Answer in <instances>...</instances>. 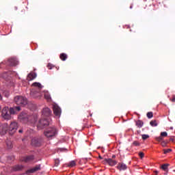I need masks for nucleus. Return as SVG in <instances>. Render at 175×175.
Wrapping results in <instances>:
<instances>
[{"label":"nucleus","instance_id":"1","mask_svg":"<svg viewBox=\"0 0 175 175\" xmlns=\"http://www.w3.org/2000/svg\"><path fill=\"white\" fill-rule=\"evenodd\" d=\"M33 87H38V89H32L30 92V95L33 96V98H38L40 99L42 96V93H40V90L43 88V86L40 83L35 82L32 84Z\"/></svg>","mask_w":175,"mask_h":175},{"label":"nucleus","instance_id":"2","mask_svg":"<svg viewBox=\"0 0 175 175\" xmlns=\"http://www.w3.org/2000/svg\"><path fill=\"white\" fill-rule=\"evenodd\" d=\"M12 114H14V109L5 107L1 111V117L4 120H10Z\"/></svg>","mask_w":175,"mask_h":175},{"label":"nucleus","instance_id":"3","mask_svg":"<svg viewBox=\"0 0 175 175\" xmlns=\"http://www.w3.org/2000/svg\"><path fill=\"white\" fill-rule=\"evenodd\" d=\"M57 133V131L55 127H49L46 129V131L44 133V135H45V136L48 137V139H50V137H54V136H55Z\"/></svg>","mask_w":175,"mask_h":175},{"label":"nucleus","instance_id":"4","mask_svg":"<svg viewBox=\"0 0 175 175\" xmlns=\"http://www.w3.org/2000/svg\"><path fill=\"white\" fill-rule=\"evenodd\" d=\"M15 103L19 106H25L28 103L27 98L23 96H16L14 99Z\"/></svg>","mask_w":175,"mask_h":175},{"label":"nucleus","instance_id":"5","mask_svg":"<svg viewBox=\"0 0 175 175\" xmlns=\"http://www.w3.org/2000/svg\"><path fill=\"white\" fill-rule=\"evenodd\" d=\"M18 128V124L16 122H12L10 123V126H8V132L10 135H14L16 131Z\"/></svg>","mask_w":175,"mask_h":175},{"label":"nucleus","instance_id":"6","mask_svg":"<svg viewBox=\"0 0 175 175\" xmlns=\"http://www.w3.org/2000/svg\"><path fill=\"white\" fill-rule=\"evenodd\" d=\"M50 122L49 121V118H42L38 121L37 126L38 129H43V128H46V126H48Z\"/></svg>","mask_w":175,"mask_h":175},{"label":"nucleus","instance_id":"7","mask_svg":"<svg viewBox=\"0 0 175 175\" xmlns=\"http://www.w3.org/2000/svg\"><path fill=\"white\" fill-rule=\"evenodd\" d=\"M18 118L19 120H21V121H23V122H28V121H29V116L24 112H22L19 115Z\"/></svg>","mask_w":175,"mask_h":175},{"label":"nucleus","instance_id":"8","mask_svg":"<svg viewBox=\"0 0 175 175\" xmlns=\"http://www.w3.org/2000/svg\"><path fill=\"white\" fill-rule=\"evenodd\" d=\"M7 65H9L10 66H16V65H18V61L14 57L10 58L8 60Z\"/></svg>","mask_w":175,"mask_h":175},{"label":"nucleus","instance_id":"9","mask_svg":"<svg viewBox=\"0 0 175 175\" xmlns=\"http://www.w3.org/2000/svg\"><path fill=\"white\" fill-rule=\"evenodd\" d=\"M8 132V124H0V135H6Z\"/></svg>","mask_w":175,"mask_h":175},{"label":"nucleus","instance_id":"10","mask_svg":"<svg viewBox=\"0 0 175 175\" xmlns=\"http://www.w3.org/2000/svg\"><path fill=\"white\" fill-rule=\"evenodd\" d=\"M31 144L35 147H40L41 144L40 139H39L38 137L33 138L31 139Z\"/></svg>","mask_w":175,"mask_h":175},{"label":"nucleus","instance_id":"11","mask_svg":"<svg viewBox=\"0 0 175 175\" xmlns=\"http://www.w3.org/2000/svg\"><path fill=\"white\" fill-rule=\"evenodd\" d=\"M51 114V109L50 108H44L42 110V116L44 117H50V115Z\"/></svg>","mask_w":175,"mask_h":175},{"label":"nucleus","instance_id":"12","mask_svg":"<svg viewBox=\"0 0 175 175\" xmlns=\"http://www.w3.org/2000/svg\"><path fill=\"white\" fill-rule=\"evenodd\" d=\"M53 113L55 116H57L59 117L61 116V108L58 107V105H54L53 106Z\"/></svg>","mask_w":175,"mask_h":175},{"label":"nucleus","instance_id":"13","mask_svg":"<svg viewBox=\"0 0 175 175\" xmlns=\"http://www.w3.org/2000/svg\"><path fill=\"white\" fill-rule=\"evenodd\" d=\"M1 77L5 80H10V71L3 72L1 75Z\"/></svg>","mask_w":175,"mask_h":175},{"label":"nucleus","instance_id":"14","mask_svg":"<svg viewBox=\"0 0 175 175\" xmlns=\"http://www.w3.org/2000/svg\"><path fill=\"white\" fill-rule=\"evenodd\" d=\"M38 170H40V165H38L36 167L28 170L27 171V173H35L36 172H38Z\"/></svg>","mask_w":175,"mask_h":175},{"label":"nucleus","instance_id":"15","mask_svg":"<svg viewBox=\"0 0 175 175\" xmlns=\"http://www.w3.org/2000/svg\"><path fill=\"white\" fill-rule=\"evenodd\" d=\"M105 161L107 163L109 164L110 166H115V165H117V161H116V160H113L112 159H106Z\"/></svg>","mask_w":175,"mask_h":175},{"label":"nucleus","instance_id":"16","mask_svg":"<svg viewBox=\"0 0 175 175\" xmlns=\"http://www.w3.org/2000/svg\"><path fill=\"white\" fill-rule=\"evenodd\" d=\"M33 159H34L33 155H30V156L23 157V161L24 162H31V161H33Z\"/></svg>","mask_w":175,"mask_h":175},{"label":"nucleus","instance_id":"17","mask_svg":"<svg viewBox=\"0 0 175 175\" xmlns=\"http://www.w3.org/2000/svg\"><path fill=\"white\" fill-rule=\"evenodd\" d=\"M117 167L118 170H126V165L122 163H119Z\"/></svg>","mask_w":175,"mask_h":175},{"label":"nucleus","instance_id":"18","mask_svg":"<svg viewBox=\"0 0 175 175\" xmlns=\"http://www.w3.org/2000/svg\"><path fill=\"white\" fill-rule=\"evenodd\" d=\"M23 169V165H15L12 167L11 172H18Z\"/></svg>","mask_w":175,"mask_h":175},{"label":"nucleus","instance_id":"19","mask_svg":"<svg viewBox=\"0 0 175 175\" xmlns=\"http://www.w3.org/2000/svg\"><path fill=\"white\" fill-rule=\"evenodd\" d=\"M27 77H28V80L32 81V80H33V79H36V73H35V72L30 73V74L28 75Z\"/></svg>","mask_w":175,"mask_h":175},{"label":"nucleus","instance_id":"20","mask_svg":"<svg viewBox=\"0 0 175 175\" xmlns=\"http://www.w3.org/2000/svg\"><path fill=\"white\" fill-rule=\"evenodd\" d=\"M5 143L7 148H8V150H10V148H13V144L12 143V141L8 139Z\"/></svg>","mask_w":175,"mask_h":175},{"label":"nucleus","instance_id":"21","mask_svg":"<svg viewBox=\"0 0 175 175\" xmlns=\"http://www.w3.org/2000/svg\"><path fill=\"white\" fill-rule=\"evenodd\" d=\"M59 58L62 61H65L66 59H68V55H66V53H61Z\"/></svg>","mask_w":175,"mask_h":175},{"label":"nucleus","instance_id":"22","mask_svg":"<svg viewBox=\"0 0 175 175\" xmlns=\"http://www.w3.org/2000/svg\"><path fill=\"white\" fill-rule=\"evenodd\" d=\"M144 122H143V121H142V120H137V122H136V125L139 127V128H142V126H143V125H144Z\"/></svg>","mask_w":175,"mask_h":175},{"label":"nucleus","instance_id":"23","mask_svg":"<svg viewBox=\"0 0 175 175\" xmlns=\"http://www.w3.org/2000/svg\"><path fill=\"white\" fill-rule=\"evenodd\" d=\"M68 167H73L74 166H76V161H71L68 164Z\"/></svg>","mask_w":175,"mask_h":175},{"label":"nucleus","instance_id":"24","mask_svg":"<svg viewBox=\"0 0 175 175\" xmlns=\"http://www.w3.org/2000/svg\"><path fill=\"white\" fill-rule=\"evenodd\" d=\"M150 125H151V126H158V123H157V120H151Z\"/></svg>","mask_w":175,"mask_h":175},{"label":"nucleus","instance_id":"25","mask_svg":"<svg viewBox=\"0 0 175 175\" xmlns=\"http://www.w3.org/2000/svg\"><path fill=\"white\" fill-rule=\"evenodd\" d=\"M44 96L47 100H50V99H51V96H50V94L49 93H45Z\"/></svg>","mask_w":175,"mask_h":175},{"label":"nucleus","instance_id":"26","mask_svg":"<svg viewBox=\"0 0 175 175\" xmlns=\"http://www.w3.org/2000/svg\"><path fill=\"white\" fill-rule=\"evenodd\" d=\"M167 167H169V164L166 163V164H163V165H161V169L163 170H167Z\"/></svg>","mask_w":175,"mask_h":175},{"label":"nucleus","instance_id":"27","mask_svg":"<svg viewBox=\"0 0 175 175\" xmlns=\"http://www.w3.org/2000/svg\"><path fill=\"white\" fill-rule=\"evenodd\" d=\"M148 118H152L154 117V113L152 112H148L146 114Z\"/></svg>","mask_w":175,"mask_h":175},{"label":"nucleus","instance_id":"28","mask_svg":"<svg viewBox=\"0 0 175 175\" xmlns=\"http://www.w3.org/2000/svg\"><path fill=\"white\" fill-rule=\"evenodd\" d=\"M12 109H14V113H16V111H20V110H21V107H20V106L12 107Z\"/></svg>","mask_w":175,"mask_h":175},{"label":"nucleus","instance_id":"29","mask_svg":"<svg viewBox=\"0 0 175 175\" xmlns=\"http://www.w3.org/2000/svg\"><path fill=\"white\" fill-rule=\"evenodd\" d=\"M166 136H167V133L166 131L161 133V137H166Z\"/></svg>","mask_w":175,"mask_h":175},{"label":"nucleus","instance_id":"30","mask_svg":"<svg viewBox=\"0 0 175 175\" xmlns=\"http://www.w3.org/2000/svg\"><path fill=\"white\" fill-rule=\"evenodd\" d=\"M164 154H169V152H172V149H163Z\"/></svg>","mask_w":175,"mask_h":175},{"label":"nucleus","instance_id":"31","mask_svg":"<svg viewBox=\"0 0 175 175\" xmlns=\"http://www.w3.org/2000/svg\"><path fill=\"white\" fill-rule=\"evenodd\" d=\"M148 137H150V135H146V134L142 135L143 140H146V139H148Z\"/></svg>","mask_w":175,"mask_h":175},{"label":"nucleus","instance_id":"32","mask_svg":"<svg viewBox=\"0 0 175 175\" xmlns=\"http://www.w3.org/2000/svg\"><path fill=\"white\" fill-rule=\"evenodd\" d=\"M59 165V159H57L55 160V166L58 167Z\"/></svg>","mask_w":175,"mask_h":175},{"label":"nucleus","instance_id":"33","mask_svg":"<svg viewBox=\"0 0 175 175\" xmlns=\"http://www.w3.org/2000/svg\"><path fill=\"white\" fill-rule=\"evenodd\" d=\"M157 142H162L163 140V137H162L161 135L159 137H156Z\"/></svg>","mask_w":175,"mask_h":175},{"label":"nucleus","instance_id":"34","mask_svg":"<svg viewBox=\"0 0 175 175\" xmlns=\"http://www.w3.org/2000/svg\"><path fill=\"white\" fill-rule=\"evenodd\" d=\"M133 146H140V144L139 142H137V141H135L133 143Z\"/></svg>","mask_w":175,"mask_h":175},{"label":"nucleus","instance_id":"35","mask_svg":"<svg viewBox=\"0 0 175 175\" xmlns=\"http://www.w3.org/2000/svg\"><path fill=\"white\" fill-rule=\"evenodd\" d=\"M166 144H167L166 142L165 141L161 142V145L162 146V147H166Z\"/></svg>","mask_w":175,"mask_h":175},{"label":"nucleus","instance_id":"36","mask_svg":"<svg viewBox=\"0 0 175 175\" xmlns=\"http://www.w3.org/2000/svg\"><path fill=\"white\" fill-rule=\"evenodd\" d=\"M170 100H171V102H173L174 103H175V95H172V98H170Z\"/></svg>","mask_w":175,"mask_h":175},{"label":"nucleus","instance_id":"37","mask_svg":"<svg viewBox=\"0 0 175 175\" xmlns=\"http://www.w3.org/2000/svg\"><path fill=\"white\" fill-rule=\"evenodd\" d=\"M139 156L140 158H144V153L143 152H141L139 153Z\"/></svg>","mask_w":175,"mask_h":175},{"label":"nucleus","instance_id":"38","mask_svg":"<svg viewBox=\"0 0 175 175\" xmlns=\"http://www.w3.org/2000/svg\"><path fill=\"white\" fill-rule=\"evenodd\" d=\"M33 133V130H31V129H30V130H27V134L28 135L29 133Z\"/></svg>","mask_w":175,"mask_h":175},{"label":"nucleus","instance_id":"39","mask_svg":"<svg viewBox=\"0 0 175 175\" xmlns=\"http://www.w3.org/2000/svg\"><path fill=\"white\" fill-rule=\"evenodd\" d=\"M47 66L49 69H53V66H51V64H49Z\"/></svg>","mask_w":175,"mask_h":175},{"label":"nucleus","instance_id":"40","mask_svg":"<svg viewBox=\"0 0 175 175\" xmlns=\"http://www.w3.org/2000/svg\"><path fill=\"white\" fill-rule=\"evenodd\" d=\"M23 131L24 130L23 129H19L18 130V133H23Z\"/></svg>","mask_w":175,"mask_h":175},{"label":"nucleus","instance_id":"41","mask_svg":"<svg viewBox=\"0 0 175 175\" xmlns=\"http://www.w3.org/2000/svg\"><path fill=\"white\" fill-rule=\"evenodd\" d=\"M0 100H2V95L0 94Z\"/></svg>","mask_w":175,"mask_h":175},{"label":"nucleus","instance_id":"42","mask_svg":"<svg viewBox=\"0 0 175 175\" xmlns=\"http://www.w3.org/2000/svg\"><path fill=\"white\" fill-rule=\"evenodd\" d=\"M171 142H173V138H170Z\"/></svg>","mask_w":175,"mask_h":175},{"label":"nucleus","instance_id":"43","mask_svg":"<svg viewBox=\"0 0 175 175\" xmlns=\"http://www.w3.org/2000/svg\"><path fill=\"white\" fill-rule=\"evenodd\" d=\"M112 158H116V155L112 156Z\"/></svg>","mask_w":175,"mask_h":175},{"label":"nucleus","instance_id":"44","mask_svg":"<svg viewBox=\"0 0 175 175\" xmlns=\"http://www.w3.org/2000/svg\"><path fill=\"white\" fill-rule=\"evenodd\" d=\"M99 158H100V159H102V157L99 156Z\"/></svg>","mask_w":175,"mask_h":175},{"label":"nucleus","instance_id":"45","mask_svg":"<svg viewBox=\"0 0 175 175\" xmlns=\"http://www.w3.org/2000/svg\"><path fill=\"white\" fill-rule=\"evenodd\" d=\"M130 9H132V5H131Z\"/></svg>","mask_w":175,"mask_h":175},{"label":"nucleus","instance_id":"46","mask_svg":"<svg viewBox=\"0 0 175 175\" xmlns=\"http://www.w3.org/2000/svg\"><path fill=\"white\" fill-rule=\"evenodd\" d=\"M0 111H1V107H0Z\"/></svg>","mask_w":175,"mask_h":175}]
</instances>
